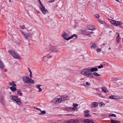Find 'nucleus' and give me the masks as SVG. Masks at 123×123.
<instances>
[{"instance_id":"nucleus-1","label":"nucleus","mask_w":123,"mask_h":123,"mask_svg":"<svg viewBox=\"0 0 123 123\" xmlns=\"http://www.w3.org/2000/svg\"><path fill=\"white\" fill-rule=\"evenodd\" d=\"M90 71V70L88 69H82L81 71V73L87 77H89L91 78H92L93 77V74L91 73H88Z\"/></svg>"},{"instance_id":"nucleus-2","label":"nucleus","mask_w":123,"mask_h":123,"mask_svg":"<svg viewBox=\"0 0 123 123\" xmlns=\"http://www.w3.org/2000/svg\"><path fill=\"white\" fill-rule=\"evenodd\" d=\"M22 80L24 82L27 83L31 84H34V81L33 80L26 76L23 77Z\"/></svg>"},{"instance_id":"nucleus-3","label":"nucleus","mask_w":123,"mask_h":123,"mask_svg":"<svg viewBox=\"0 0 123 123\" xmlns=\"http://www.w3.org/2000/svg\"><path fill=\"white\" fill-rule=\"evenodd\" d=\"M8 52L14 58L18 59H20V56L17 52H15L14 51L9 50Z\"/></svg>"},{"instance_id":"nucleus-4","label":"nucleus","mask_w":123,"mask_h":123,"mask_svg":"<svg viewBox=\"0 0 123 123\" xmlns=\"http://www.w3.org/2000/svg\"><path fill=\"white\" fill-rule=\"evenodd\" d=\"M65 96H63L62 97H61L60 98H56V99H54L52 100V102L54 104L57 103L61 102L62 100L63 99V100H66V99H64Z\"/></svg>"},{"instance_id":"nucleus-5","label":"nucleus","mask_w":123,"mask_h":123,"mask_svg":"<svg viewBox=\"0 0 123 123\" xmlns=\"http://www.w3.org/2000/svg\"><path fill=\"white\" fill-rule=\"evenodd\" d=\"M82 32L83 34L88 36L92 37L93 36V35L94 36V35L93 34L94 33L93 32H90L87 30H85Z\"/></svg>"},{"instance_id":"nucleus-6","label":"nucleus","mask_w":123,"mask_h":123,"mask_svg":"<svg viewBox=\"0 0 123 123\" xmlns=\"http://www.w3.org/2000/svg\"><path fill=\"white\" fill-rule=\"evenodd\" d=\"M49 51V53L51 52H53L54 53L55 52H58V51L56 49V47L54 46L53 48L49 49L48 48L45 50V51Z\"/></svg>"},{"instance_id":"nucleus-7","label":"nucleus","mask_w":123,"mask_h":123,"mask_svg":"<svg viewBox=\"0 0 123 123\" xmlns=\"http://www.w3.org/2000/svg\"><path fill=\"white\" fill-rule=\"evenodd\" d=\"M45 6H43L41 7V9L42 12L44 14H46L48 12V10L45 8Z\"/></svg>"},{"instance_id":"nucleus-8","label":"nucleus","mask_w":123,"mask_h":123,"mask_svg":"<svg viewBox=\"0 0 123 123\" xmlns=\"http://www.w3.org/2000/svg\"><path fill=\"white\" fill-rule=\"evenodd\" d=\"M79 121V120L77 119H72L68 121V123H77Z\"/></svg>"},{"instance_id":"nucleus-9","label":"nucleus","mask_w":123,"mask_h":123,"mask_svg":"<svg viewBox=\"0 0 123 123\" xmlns=\"http://www.w3.org/2000/svg\"><path fill=\"white\" fill-rule=\"evenodd\" d=\"M109 98L111 99H120L121 98L119 96H109Z\"/></svg>"},{"instance_id":"nucleus-10","label":"nucleus","mask_w":123,"mask_h":123,"mask_svg":"<svg viewBox=\"0 0 123 123\" xmlns=\"http://www.w3.org/2000/svg\"><path fill=\"white\" fill-rule=\"evenodd\" d=\"M24 37L27 39H28L30 38H31L32 37V36L30 34L28 33L24 35Z\"/></svg>"},{"instance_id":"nucleus-11","label":"nucleus","mask_w":123,"mask_h":123,"mask_svg":"<svg viewBox=\"0 0 123 123\" xmlns=\"http://www.w3.org/2000/svg\"><path fill=\"white\" fill-rule=\"evenodd\" d=\"M87 27L89 30H92L95 29V26L92 25H90L87 26Z\"/></svg>"},{"instance_id":"nucleus-12","label":"nucleus","mask_w":123,"mask_h":123,"mask_svg":"<svg viewBox=\"0 0 123 123\" xmlns=\"http://www.w3.org/2000/svg\"><path fill=\"white\" fill-rule=\"evenodd\" d=\"M5 67L4 64L3 63L1 60L0 59V68L2 70Z\"/></svg>"},{"instance_id":"nucleus-13","label":"nucleus","mask_w":123,"mask_h":123,"mask_svg":"<svg viewBox=\"0 0 123 123\" xmlns=\"http://www.w3.org/2000/svg\"><path fill=\"white\" fill-rule=\"evenodd\" d=\"M84 122L85 123H94L92 120L89 119H84Z\"/></svg>"},{"instance_id":"nucleus-14","label":"nucleus","mask_w":123,"mask_h":123,"mask_svg":"<svg viewBox=\"0 0 123 123\" xmlns=\"http://www.w3.org/2000/svg\"><path fill=\"white\" fill-rule=\"evenodd\" d=\"M98 103L96 102H92L91 104V105L93 107H95L97 106L98 105Z\"/></svg>"},{"instance_id":"nucleus-15","label":"nucleus","mask_w":123,"mask_h":123,"mask_svg":"<svg viewBox=\"0 0 123 123\" xmlns=\"http://www.w3.org/2000/svg\"><path fill=\"white\" fill-rule=\"evenodd\" d=\"M74 37H76V38H77L78 37L76 34H74L71 36L69 37L66 40H68L70 39L73 38Z\"/></svg>"},{"instance_id":"nucleus-16","label":"nucleus","mask_w":123,"mask_h":123,"mask_svg":"<svg viewBox=\"0 0 123 123\" xmlns=\"http://www.w3.org/2000/svg\"><path fill=\"white\" fill-rule=\"evenodd\" d=\"M62 37L64 38L66 40L67 37H68V35L65 32L62 35Z\"/></svg>"},{"instance_id":"nucleus-17","label":"nucleus","mask_w":123,"mask_h":123,"mask_svg":"<svg viewBox=\"0 0 123 123\" xmlns=\"http://www.w3.org/2000/svg\"><path fill=\"white\" fill-rule=\"evenodd\" d=\"M4 98H3V96L1 94H0V101L2 104L4 102Z\"/></svg>"},{"instance_id":"nucleus-18","label":"nucleus","mask_w":123,"mask_h":123,"mask_svg":"<svg viewBox=\"0 0 123 123\" xmlns=\"http://www.w3.org/2000/svg\"><path fill=\"white\" fill-rule=\"evenodd\" d=\"M111 123H120L121 122L119 121L111 119Z\"/></svg>"},{"instance_id":"nucleus-19","label":"nucleus","mask_w":123,"mask_h":123,"mask_svg":"<svg viewBox=\"0 0 123 123\" xmlns=\"http://www.w3.org/2000/svg\"><path fill=\"white\" fill-rule=\"evenodd\" d=\"M114 24L116 25L117 26L120 25L122 24V23L121 22L119 21H116Z\"/></svg>"},{"instance_id":"nucleus-20","label":"nucleus","mask_w":123,"mask_h":123,"mask_svg":"<svg viewBox=\"0 0 123 123\" xmlns=\"http://www.w3.org/2000/svg\"><path fill=\"white\" fill-rule=\"evenodd\" d=\"M41 86V85H36V86L37 88L39 89L38 92H41L42 90V89L40 87V86Z\"/></svg>"},{"instance_id":"nucleus-21","label":"nucleus","mask_w":123,"mask_h":123,"mask_svg":"<svg viewBox=\"0 0 123 123\" xmlns=\"http://www.w3.org/2000/svg\"><path fill=\"white\" fill-rule=\"evenodd\" d=\"M90 45H92L91 48H95L96 46V44L94 43H91Z\"/></svg>"},{"instance_id":"nucleus-22","label":"nucleus","mask_w":123,"mask_h":123,"mask_svg":"<svg viewBox=\"0 0 123 123\" xmlns=\"http://www.w3.org/2000/svg\"><path fill=\"white\" fill-rule=\"evenodd\" d=\"M18 98L14 96H10V98L15 101H16V100L17 99V98Z\"/></svg>"},{"instance_id":"nucleus-23","label":"nucleus","mask_w":123,"mask_h":123,"mask_svg":"<svg viewBox=\"0 0 123 123\" xmlns=\"http://www.w3.org/2000/svg\"><path fill=\"white\" fill-rule=\"evenodd\" d=\"M98 70V69L96 68H92L90 70L91 72H95L97 71Z\"/></svg>"},{"instance_id":"nucleus-24","label":"nucleus","mask_w":123,"mask_h":123,"mask_svg":"<svg viewBox=\"0 0 123 123\" xmlns=\"http://www.w3.org/2000/svg\"><path fill=\"white\" fill-rule=\"evenodd\" d=\"M10 89L12 92H14L16 91V88L14 86H12L10 88Z\"/></svg>"},{"instance_id":"nucleus-25","label":"nucleus","mask_w":123,"mask_h":123,"mask_svg":"<svg viewBox=\"0 0 123 123\" xmlns=\"http://www.w3.org/2000/svg\"><path fill=\"white\" fill-rule=\"evenodd\" d=\"M9 84L11 86H16V84H15L14 82L13 81L9 82Z\"/></svg>"},{"instance_id":"nucleus-26","label":"nucleus","mask_w":123,"mask_h":123,"mask_svg":"<svg viewBox=\"0 0 123 123\" xmlns=\"http://www.w3.org/2000/svg\"><path fill=\"white\" fill-rule=\"evenodd\" d=\"M16 100V101H15L16 102L17 104L18 105H20L21 103V102L20 101V99L18 98Z\"/></svg>"},{"instance_id":"nucleus-27","label":"nucleus","mask_w":123,"mask_h":123,"mask_svg":"<svg viewBox=\"0 0 123 123\" xmlns=\"http://www.w3.org/2000/svg\"><path fill=\"white\" fill-rule=\"evenodd\" d=\"M64 109V110L65 111H71V108L67 107H65Z\"/></svg>"},{"instance_id":"nucleus-28","label":"nucleus","mask_w":123,"mask_h":123,"mask_svg":"<svg viewBox=\"0 0 123 123\" xmlns=\"http://www.w3.org/2000/svg\"><path fill=\"white\" fill-rule=\"evenodd\" d=\"M48 58L46 56H45L42 58V59L44 61H47Z\"/></svg>"},{"instance_id":"nucleus-29","label":"nucleus","mask_w":123,"mask_h":123,"mask_svg":"<svg viewBox=\"0 0 123 123\" xmlns=\"http://www.w3.org/2000/svg\"><path fill=\"white\" fill-rule=\"evenodd\" d=\"M102 90L105 92H108V91L107 90L105 89V87H102Z\"/></svg>"},{"instance_id":"nucleus-30","label":"nucleus","mask_w":123,"mask_h":123,"mask_svg":"<svg viewBox=\"0 0 123 123\" xmlns=\"http://www.w3.org/2000/svg\"><path fill=\"white\" fill-rule=\"evenodd\" d=\"M93 74L94 75L97 76H98L100 75V74H98L96 72H94L93 73Z\"/></svg>"},{"instance_id":"nucleus-31","label":"nucleus","mask_w":123,"mask_h":123,"mask_svg":"<svg viewBox=\"0 0 123 123\" xmlns=\"http://www.w3.org/2000/svg\"><path fill=\"white\" fill-rule=\"evenodd\" d=\"M109 116L110 117L112 116L115 117H116V115L115 114L111 113L109 114Z\"/></svg>"},{"instance_id":"nucleus-32","label":"nucleus","mask_w":123,"mask_h":123,"mask_svg":"<svg viewBox=\"0 0 123 123\" xmlns=\"http://www.w3.org/2000/svg\"><path fill=\"white\" fill-rule=\"evenodd\" d=\"M17 93L20 96H21L22 95L23 93L21 92V91H18L17 92Z\"/></svg>"},{"instance_id":"nucleus-33","label":"nucleus","mask_w":123,"mask_h":123,"mask_svg":"<svg viewBox=\"0 0 123 123\" xmlns=\"http://www.w3.org/2000/svg\"><path fill=\"white\" fill-rule=\"evenodd\" d=\"M84 116L85 117H89L90 116V115L87 113H84Z\"/></svg>"},{"instance_id":"nucleus-34","label":"nucleus","mask_w":123,"mask_h":123,"mask_svg":"<svg viewBox=\"0 0 123 123\" xmlns=\"http://www.w3.org/2000/svg\"><path fill=\"white\" fill-rule=\"evenodd\" d=\"M110 20V21H109L110 22H111L112 24H115V22H116V21L115 20Z\"/></svg>"},{"instance_id":"nucleus-35","label":"nucleus","mask_w":123,"mask_h":123,"mask_svg":"<svg viewBox=\"0 0 123 123\" xmlns=\"http://www.w3.org/2000/svg\"><path fill=\"white\" fill-rule=\"evenodd\" d=\"M117 43H119V42L121 40L120 38H117Z\"/></svg>"},{"instance_id":"nucleus-36","label":"nucleus","mask_w":123,"mask_h":123,"mask_svg":"<svg viewBox=\"0 0 123 123\" xmlns=\"http://www.w3.org/2000/svg\"><path fill=\"white\" fill-rule=\"evenodd\" d=\"M39 2L40 3V5H41V7H42L44 6L43 4L42 3L41 1L40 0H39Z\"/></svg>"},{"instance_id":"nucleus-37","label":"nucleus","mask_w":123,"mask_h":123,"mask_svg":"<svg viewBox=\"0 0 123 123\" xmlns=\"http://www.w3.org/2000/svg\"><path fill=\"white\" fill-rule=\"evenodd\" d=\"M76 108L75 107H73L72 108H71V110L72 111H75L76 109Z\"/></svg>"},{"instance_id":"nucleus-38","label":"nucleus","mask_w":123,"mask_h":123,"mask_svg":"<svg viewBox=\"0 0 123 123\" xmlns=\"http://www.w3.org/2000/svg\"><path fill=\"white\" fill-rule=\"evenodd\" d=\"M103 67V66L101 64L100 66H98V68H101Z\"/></svg>"},{"instance_id":"nucleus-39","label":"nucleus","mask_w":123,"mask_h":123,"mask_svg":"<svg viewBox=\"0 0 123 123\" xmlns=\"http://www.w3.org/2000/svg\"><path fill=\"white\" fill-rule=\"evenodd\" d=\"M47 58H50L52 57V56L51 55H47V56H46Z\"/></svg>"},{"instance_id":"nucleus-40","label":"nucleus","mask_w":123,"mask_h":123,"mask_svg":"<svg viewBox=\"0 0 123 123\" xmlns=\"http://www.w3.org/2000/svg\"><path fill=\"white\" fill-rule=\"evenodd\" d=\"M73 107H77L78 105L74 103L73 104Z\"/></svg>"},{"instance_id":"nucleus-41","label":"nucleus","mask_w":123,"mask_h":123,"mask_svg":"<svg viewBox=\"0 0 123 123\" xmlns=\"http://www.w3.org/2000/svg\"><path fill=\"white\" fill-rule=\"evenodd\" d=\"M95 17L97 18H98L99 17V15L98 14H96L95 15Z\"/></svg>"},{"instance_id":"nucleus-42","label":"nucleus","mask_w":123,"mask_h":123,"mask_svg":"<svg viewBox=\"0 0 123 123\" xmlns=\"http://www.w3.org/2000/svg\"><path fill=\"white\" fill-rule=\"evenodd\" d=\"M89 112V111L88 110H87L86 111H84L85 113H87Z\"/></svg>"},{"instance_id":"nucleus-43","label":"nucleus","mask_w":123,"mask_h":123,"mask_svg":"<svg viewBox=\"0 0 123 123\" xmlns=\"http://www.w3.org/2000/svg\"><path fill=\"white\" fill-rule=\"evenodd\" d=\"M20 27L22 29H24L25 28V25H23L22 26H20Z\"/></svg>"},{"instance_id":"nucleus-44","label":"nucleus","mask_w":123,"mask_h":123,"mask_svg":"<svg viewBox=\"0 0 123 123\" xmlns=\"http://www.w3.org/2000/svg\"><path fill=\"white\" fill-rule=\"evenodd\" d=\"M41 112H42V114H45L46 113V112L45 111H41Z\"/></svg>"},{"instance_id":"nucleus-45","label":"nucleus","mask_w":123,"mask_h":123,"mask_svg":"<svg viewBox=\"0 0 123 123\" xmlns=\"http://www.w3.org/2000/svg\"><path fill=\"white\" fill-rule=\"evenodd\" d=\"M86 84L87 86H90V83L88 82H86Z\"/></svg>"},{"instance_id":"nucleus-46","label":"nucleus","mask_w":123,"mask_h":123,"mask_svg":"<svg viewBox=\"0 0 123 123\" xmlns=\"http://www.w3.org/2000/svg\"><path fill=\"white\" fill-rule=\"evenodd\" d=\"M101 50V49H100L98 48L97 49V51L98 52H99Z\"/></svg>"},{"instance_id":"nucleus-47","label":"nucleus","mask_w":123,"mask_h":123,"mask_svg":"<svg viewBox=\"0 0 123 123\" xmlns=\"http://www.w3.org/2000/svg\"><path fill=\"white\" fill-rule=\"evenodd\" d=\"M55 0H50L49 1V2H54Z\"/></svg>"},{"instance_id":"nucleus-48","label":"nucleus","mask_w":123,"mask_h":123,"mask_svg":"<svg viewBox=\"0 0 123 123\" xmlns=\"http://www.w3.org/2000/svg\"><path fill=\"white\" fill-rule=\"evenodd\" d=\"M81 85H82L83 86H86V85L84 83H83L82 84H81Z\"/></svg>"},{"instance_id":"nucleus-49","label":"nucleus","mask_w":123,"mask_h":123,"mask_svg":"<svg viewBox=\"0 0 123 123\" xmlns=\"http://www.w3.org/2000/svg\"><path fill=\"white\" fill-rule=\"evenodd\" d=\"M68 115V116H70V115H73L72 114H66V115Z\"/></svg>"},{"instance_id":"nucleus-50","label":"nucleus","mask_w":123,"mask_h":123,"mask_svg":"<svg viewBox=\"0 0 123 123\" xmlns=\"http://www.w3.org/2000/svg\"><path fill=\"white\" fill-rule=\"evenodd\" d=\"M38 110H39V111H41V110L40 109H39V108H36Z\"/></svg>"},{"instance_id":"nucleus-51","label":"nucleus","mask_w":123,"mask_h":123,"mask_svg":"<svg viewBox=\"0 0 123 123\" xmlns=\"http://www.w3.org/2000/svg\"><path fill=\"white\" fill-rule=\"evenodd\" d=\"M32 72H31V73H30V77H32Z\"/></svg>"},{"instance_id":"nucleus-52","label":"nucleus","mask_w":123,"mask_h":123,"mask_svg":"<svg viewBox=\"0 0 123 123\" xmlns=\"http://www.w3.org/2000/svg\"><path fill=\"white\" fill-rule=\"evenodd\" d=\"M117 33V34H118V36H117V38H120V37H119V34H118V33Z\"/></svg>"},{"instance_id":"nucleus-53","label":"nucleus","mask_w":123,"mask_h":123,"mask_svg":"<svg viewBox=\"0 0 123 123\" xmlns=\"http://www.w3.org/2000/svg\"><path fill=\"white\" fill-rule=\"evenodd\" d=\"M29 72H30V73H31V72H32L31 70L29 69Z\"/></svg>"},{"instance_id":"nucleus-54","label":"nucleus","mask_w":123,"mask_h":123,"mask_svg":"<svg viewBox=\"0 0 123 123\" xmlns=\"http://www.w3.org/2000/svg\"><path fill=\"white\" fill-rule=\"evenodd\" d=\"M26 110V109L25 108H24L23 109V110L24 111L25 110Z\"/></svg>"},{"instance_id":"nucleus-55","label":"nucleus","mask_w":123,"mask_h":123,"mask_svg":"<svg viewBox=\"0 0 123 123\" xmlns=\"http://www.w3.org/2000/svg\"><path fill=\"white\" fill-rule=\"evenodd\" d=\"M42 112H41V113H39V115H42Z\"/></svg>"},{"instance_id":"nucleus-56","label":"nucleus","mask_w":123,"mask_h":123,"mask_svg":"<svg viewBox=\"0 0 123 123\" xmlns=\"http://www.w3.org/2000/svg\"><path fill=\"white\" fill-rule=\"evenodd\" d=\"M9 1L10 2H11V0H9Z\"/></svg>"},{"instance_id":"nucleus-57","label":"nucleus","mask_w":123,"mask_h":123,"mask_svg":"<svg viewBox=\"0 0 123 123\" xmlns=\"http://www.w3.org/2000/svg\"><path fill=\"white\" fill-rule=\"evenodd\" d=\"M107 44V43H105V44ZM105 43H104L103 44H104V45H105Z\"/></svg>"},{"instance_id":"nucleus-58","label":"nucleus","mask_w":123,"mask_h":123,"mask_svg":"<svg viewBox=\"0 0 123 123\" xmlns=\"http://www.w3.org/2000/svg\"><path fill=\"white\" fill-rule=\"evenodd\" d=\"M111 32H112L111 31H110L109 32V33H111Z\"/></svg>"},{"instance_id":"nucleus-59","label":"nucleus","mask_w":123,"mask_h":123,"mask_svg":"<svg viewBox=\"0 0 123 123\" xmlns=\"http://www.w3.org/2000/svg\"><path fill=\"white\" fill-rule=\"evenodd\" d=\"M109 50H110L111 49V48H109Z\"/></svg>"},{"instance_id":"nucleus-60","label":"nucleus","mask_w":123,"mask_h":123,"mask_svg":"<svg viewBox=\"0 0 123 123\" xmlns=\"http://www.w3.org/2000/svg\"><path fill=\"white\" fill-rule=\"evenodd\" d=\"M103 105V104H101V106H102Z\"/></svg>"}]
</instances>
